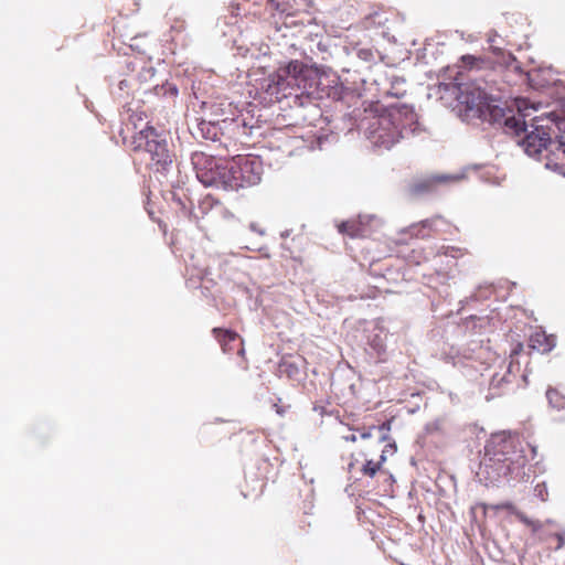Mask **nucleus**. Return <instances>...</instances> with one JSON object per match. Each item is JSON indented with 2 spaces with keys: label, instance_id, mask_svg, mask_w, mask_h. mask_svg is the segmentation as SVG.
Here are the masks:
<instances>
[{
  "label": "nucleus",
  "instance_id": "f257e3e1",
  "mask_svg": "<svg viewBox=\"0 0 565 565\" xmlns=\"http://www.w3.org/2000/svg\"><path fill=\"white\" fill-rule=\"evenodd\" d=\"M515 104L518 114L504 117L505 131L520 138L518 143L529 156L540 159L564 121L551 111L534 116L529 125L526 118L532 115L530 110L535 111L537 107L525 98H518Z\"/></svg>",
  "mask_w": 565,
  "mask_h": 565
},
{
  "label": "nucleus",
  "instance_id": "39448f33",
  "mask_svg": "<svg viewBox=\"0 0 565 565\" xmlns=\"http://www.w3.org/2000/svg\"><path fill=\"white\" fill-rule=\"evenodd\" d=\"M130 148L145 158L147 167L156 172L167 171L173 162L174 154L167 136L148 124L131 137Z\"/></svg>",
  "mask_w": 565,
  "mask_h": 565
},
{
  "label": "nucleus",
  "instance_id": "cd10ccee",
  "mask_svg": "<svg viewBox=\"0 0 565 565\" xmlns=\"http://www.w3.org/2000/svg\"><path fill=\"white\" fill-rule=\"evenodd\" d=\"M274 407H275L277 414H279L280 416H282L286 412V409L281 406H279L278 404H275Z\"/></svg>",
  "mask_w": 565,
  "mask_h": 565
},
{
  "label": "nucleus",
  "instance_id": "f3484780",
  "mask_svg": "<svg viewBox=\"0 0 565 565\" xmlns=\"http://www.w3.org/2000/svg\"><path fill=\"white\" fill-rule=\"evenodd\" d=\"M338 231L342 234L349 235L350 237L362 236V226L356 221H347L338 225Z\"/></svg>",
  "mask_w": 565,
  "mask_h": 565
},
{
  "label": "nucleus",
  "instance_id": "dca6fc26",
  "mask_svg": "<svg viewBox=\"0 0 565 565\" xmlns=\"http://www.w3.org/2000/svg\"><path fill=\"white\" fill-rule=\"evenodd\" d=\"M199 209L204 215H209L210 212L214 215H220L224 211L223 205L211 195H206L201 200Z\"/></svg>",
  "mask_w": 565,
  "mask_h": 565
},
{
  "label": "nucleus",
  "instance_id": "423d86ee",
  "mask_svg": "<svg viewBox=\"0 0 565 565\" xmlns=\"http://www.w3.org/2000/svg\"><path fill=\"white\" fill-rule=\"evenodd\" d=\"M458 100L466 106V110L470 113L472 117L484 120L493 119L494 121L499 120V118L504 119V117H507L503 109L492 105L493 100L489 95L473 83L459 86Z\"/></svg>",
  "mask_w": 565,
  "mask_h": 565
},
{
  "label": "nucleus",
  "instance_id": "7c9ffc66",
  "mask_svg": "<svg viewBox=\"0 0 565 565\" xmlns=\"http://www.w3.org/2000/svg\"><path fill=\"white\" fill-rule=\"evenodd\" d=\"M521 349H522V344L520 343L519 348H516V350H514V353H518V351H520Z\"/></svg>",
  "mask_w": 565,
  "mask_h": 565
},
{
  "label": "nucleus",
  "instance_id": "2eb2a0df",
  "mask_svg": "<svg viewBox=\"0 0 565 565\" xmlns=\"http://www.w3.org/2000/svg\"><path fill=\"white\" fill-rule=\"evenodd\" d=\"M289 233H286L285 241L281 244L282 248L289 252V256L291 258H297L299 254L303 249V237L302 236H294L290 241H288Z\"/></svg>",
  "mask_w": 565,
  "mask_h": 565
},
{
  "label": "nucleus",
  "instance_id": "6ab92c4d",
  "mask_svg": "<svg viewBox=\"0 0 565 565\" xmlns=\"http://www.w3.org/2000/svg\"><path fill=\"white\" fill-rule=\"evenodd\" d=\"M443 220V216L441 215H435L433 217H429V218H426V220H423L418 223H414L411 225V231H415V230H425L427 233H431V232H435L436 228V223L437 221H440Z\"/></svg>",
  "mask_w": 565,
  "mask_h": 565
},
{
  "label": "nucleus",
  "instance_id": "412c9836",
  "mask_svg": "<svg viewBox=\"0 0 565 565\" xmlns=\"http://www.w3.org/2000/svg\"><path fill=\"white\" fill-rule=\"evenodd\" d=\"M493 510L495 511H499V510H507L509 511L510 513L514 514L516 518H518V513H522L521 511H519L516 509V507L512 503V502H501V503H498V504H494L491 507Z\"/></svg>",
  "mask_w": 565,
  "mask_h": 565
},
{
  "label": "nucleus",
  "instance_id": "473e14b6",
  "mask_svg": "<svg viewBox=\"0 0 565 565\" xmlns=\"http://www.w3.org/2000/svg\"><path fill=\"white\" fill-rule=\"evenodd\" d=\"M521 349H522V344L520 343L519 348H516V350H514V353H518V351H520Z\"/></svg>",
  "mask_w": 565,
  "mask_h": 565
},
{
  "label": "nucleus",
  "instance_id": "a211bd4d",
  "mask_svg": "<svg viewBox=\"0 0 565 565\" xmlns=\"http://www.w3.org/2000/svg\"><path fill=\"white\" fill-rule=\"evenodd\" d=\"M546 397L552 407L556 409L565 408V395H563L558 390L548 388L546 391Z\"/></svg>",
  "mask_w": 565,
  "mask_h": 565
},
{
  "label": "nucleus",
  "instance_id": "f03ea898",
  "mask_svg": "<svg viewBox=\"0 0 565 565\" xmlns=\"http://www.w3.org/2000/svg\"><path fill=\"white\" fill-rule=\"evenodd\" d=\"M521 445L518 435L500 433L492 436L486 447V456L481 462V471L491 482L501 477H508L524 467L526 458L523 450H516Z\"/></svg>",
  "mask_w": 565,
  "mask_h": 565
},
{
  "label": "nucleus",
  "instance_id": "72a5a7b5",
  "mask_svg": "<svg viewBox=\"0 0 565 565\" xmlns=\"http://www.w3.org/2000/svg\"><path fill=\"white\" fill-rule=\"evenodd\" d=\"M532 452H533V455H535V452H536V449L534 447L532 448Z\"/></svg>",
  "mask_w": 565,
  "mask_h": 565
},
{
  "label": "nucleus",
  "instance_id": "0eeeda50",
  "mask_svg": "<svg viewBox=\"0 0 565 565\" xmlns=\"http://www.w3.org/2000/svg\"><path fill=\"white\" fill-rule=\"evenodd\" d=\"M388 437L386 435H383L377 440L370 441L358 451L353 452L351 455V460L348 463V471L350 473H354L356 471L367 478H374L377 473L386 472L383 469L386 457L380 455L379 459L374 460L373 455L380 450L381 444Z\"/></svg>",
  "mask_w": 565,
  "mask_h": 565
},
{
  "label": "nucleus",
  "instance_id": "1a4fd4ad",
  "mask_svg": "<svg viewBox=\"0 0 565 565\" xmlns=\"http://www.w3.org/2000/svg\"><path fill=\"white\" fill-rule=\"evenodd\" d=\"M280 74L289 77L291 84H294L298 89H306L311 70L303 62L294 60L280 67Z\"/></svg>",
  "mask_w": 565,
  "mask_h": 565
},
{
  "label": "nucleus",
  "instance_id": "c756f323",
  "mask_svg": "<svg viewBox=\"0 0 565 565\" xmlns=\"http://www.w3.org/2000/svg\"><path fill=\"white\" fill-rule=\"evenodd\" d=\"M361 437H362L363 439H369V438L371 437V433H370V431H369V433H363V434L361 435Z\"/></svg>",
  "mask_w": 565,
  "mask_h": 565
},
{
  "label": "nucleus",
  "instance_id": "9b49d317",
  "mask_svg": "<svg viewBox=\"0 0 565 565\" xmlns=\"http://www.w3.org/2000/svg\"><path fill=\"white\" fill-rule=\"evenodd\" d=\"M212 333H213L214 338L216 339V341L218 342V344L221 345L222 351L224 353L232 352L234 350L233 344L235 342L239 341L237 353L242 358L245 356L244 342L237 332H235L233 330H228V329L213 328Z\"/></svg>",
  "mask_w": 565,
  "mask_h": 565
},
{
  "label": "nucleus",
  "instance_id": "bb28decb",
  "mask_svg": "<svg viewBox=\"0 0 565 565\" xmlns=\"http://www.w3.org/2000/svg\"><path fill=\"white\" fill-rule=\"evenodd\" d=\"M380 430H383V431H388L391 429V422L387 420L385 423H383L380 427H379Z\"/></svg>",
  "mask_w": 565,
  "mask_h": 565
},
{
  "label": "nucleus",
  "instance_id": "ddd939ff",
  "mask_svg": "<svg viewBox=\"0 0 565 565\" xmlns=\"http://www.w3.org/2000/svg\"><path fill=\"white\" fill-rule=\"evenodd\" d=\"M556 345V337L547 334L541 328L536 329L529 339V347L540 353H548Z\"/></svg>",
  "mask_w": 565,
  "mask_h": 565
},
{
  "label": "nucleus",
  "instance_id": "7ed1b4c3",
  "mask_svg": "<svg viewBox=\"0 0 565 565\" xmlns=\"http://www.w3.org/2000/svg\"><path fill=\"white\" fill-rule=\"evenodd\" d=\"M263 174L262 160L253 154H237L224 167L216 166L215 172H198V178L205 185L222 184L225 189L238 190L256 185Z\"/></svg>",
  "mask_w": 565,
  "mask_h": 565
},
{
  "label": "nucleus",
  "instance_id": "c85d7f7f",
  "mask_svg": "<svg viewBox=\"0 0 565 565\" xmlns=\"http://www.w3.org/2000/svg\"><path fill=\"white\" fill-rule=\"evenodd\" d=\"M345 440H348V441H355L356 440V436L354 434H352L350 436H347Z\"/></svg>",
  "mask_w": 565,
  "mask_h": 565
},
{
  "label": "nucleus",
  "instance_id": "6e6552de",
  "mask_svg": "<svg viewBox=\"0 0 565 565\" xmlns=\"http://www.w3.org/2000/svg\"><path fill=\"white\" fill-rule=\"evenodd\" d=\"M544 161L545 167L565 177V139L564 137L555 138L548 143L547 148L539 159Z\"/></svg>",
  "mask_w": 565,
  "mask_h": 565
},
{
  "label": "nucleus",
  "instance_id": "aec40b11",
  "mask_svg": "<svg viewBox=\"0 0 565 565\" xmlns=\"http://www.w3.org/2000/svg\"><path fill=\"white\" fill-rule=\"evenodd\" d=\"M518 520L525 524L526 526L531 527L533 532H537L542 527V523L540 521L529 519L523 512L518 513Z\"/></svg>",
  "mask_w": 565,
  "mask_h": 565
},
{
  "label": "nucleus",
  "instance_id": "20e7f679",
  "mask_svg": "<svg viewBox=\"0 0 565 565\" xmlns=\"http://www.w3.org/2000/svg\"><path fill=\"white\" fill-rule=\"evenodd\" d=\"M415 117L411 106L392 105L370 125L367 138L374 146L390 149L403 138L404 131L413 126Z\"/></svg>",
  "mask_w": 565,
  "mask_h": 565
},
{
  "label": "nucleus",
  "instance_id": "4be33fe9",
  "mask_svg": "<svg viewBox=\"0 0 565 565\" xmlns=\"http://www.w3.org/2000/svg\"><path fill=\"white\" fill-rule=\"evenodd\" d=\"M535 493L536 495L542 500V501H546L547 500V497H548V492H547V488H546V484L545 483H539L536 484L535 487Z\"/></svg>",
  "mask_w": 565,
  "mask_h": 565
},
{
  "label": "nucleus",
  "instance_id": "9d476101",
  "mask_svg": "<svg viewBox=\"0 0 565 565\" xmlns=\"http://www.w3.org/2000/svg\"><path fill=\"white\" fill-rule=\"evenodd\" d=\"M214 139H217L224 148L228 149L236 145V136L243 132L244 128L236 120H223L221 127L212 126Z\"/></svg>",
  "mask_w": 565,
  "mask_h": 565
},
{
  "label": "nucleus",
  "instance_id": "2f4dec72",
  "mask_svg": "<svg viewBox=\"0 0 565 565\" xmlns=\"http://www.w3.org/2000/svg\"><path fill=\"white\" fill-rule=\"evenodd\" d=\"M521 349H522V344L520 343L519 348H516V350H514V353H518V351H520Z\"/></svg>",
  "mask_w": 565,
  "mask_h": 565
},
{
  "label": "nucleus",
  "instance_id": "b1692460",
  "mask_svg": "<svg viewBox=\"0 0 565 565\" xmlns=\"http://www.w3.org/2000/svg\"><path fill=\"white\" fill-rule=\"evenodd\" d=\"M396 450H397V447H396L395 441H393V443H388V444H387V445H385V446H384V448L381 450V455H383V456H385V457H386V455H387V454H390V455H394V454L396 452Z\"/></svg>",
  "mask_w": 565,
  "mask_h": 565
},
{
  "label": "nucleus",
  "instance_id": "393cba45",
  "mask_svg": "<svg viewBox=\"0 0 565 565\" xmlns=\"http://www.w3.org/2000/svg\"><path fill=\"white\" fill-rule=\"evenodd\" d=\"M407 233L411 234L412 236L417 237V238L429 237V233H427L425 230L411 231V226L408 227Z\"/></svg>",
  "mask_w": 565,
  "mask_h": 565
},
{
  "label": "nucleus",
  "instance_id": "5701e85b",
  "mask_svg": "<svg viewBox=\"0 0 565 565\" xmlns=\"http://www.w3.org/2000/svg\"><path fill=\"white\" fill-rule=\"evenodd\" d=\"M462 63L465 64V66H468L470 68L475 67V65H477L478 62H480L481 60L473 56V55H465L462 56Z\"/></svg>",
  "mask_w": 565,
  "mask_h": 565
},
{
  "label": "nucleus",
  "instance_id": "a878e982",
  "mask_svg": "<svg viewBox=\"0 0 565 565\" xmlns=\"http://www.w3.org/2000/svg\"><path fill=\"white\" fill-rule=\"evenodd\" d=\"M554 537L557 541L556 550H559L565 544V533L564 532H557L554 534Z\"/></svg>",
  "mask_w": 565,
  "mask_h": 565
},
{
  "label": "nucleus",
  "instance_id": "4468645a",
  "mask_svg": "<svg viewBox=\"0 0 565 565\" xmlns=\"http://www.w3.org/2000/svg\"><path fill=\"white\" fill-rule=\"evenodd\" d=\"M295 85L291 84L289 77L280 74V67L270 76V84L268 85V90L275 94H281L286 97L290 92L288 89H294Z\"/></svg>",
  "mask_w": 565,
  "mask_h": 565
},
{
  "label": "nucleus",
  "instance_id": "f8f14e48",
  "mask_svg": "<svg viewBox=\"0 0 565 565\" xmlns=\"http://www.w3.org/2000/svg\"><path fill=\"white\" fill-rule=\"evenodd\" d=\"M455 178L450 175H430L427 178L413 181L408 186V192L412 195H420L434 191L438 184L454 181Z\"/></svg>",
  "mask_w": 565,
  "mask_h": 565
}]
</instances>
